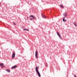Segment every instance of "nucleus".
Returning a JSON list of instances; mask_svg holds the SVG:
<instances>
[{
    "label": "nucleus",
    "instance_id": "423d86ee",
    "mask_svg": "<svg viewBox=\"0 0 77 77\" xmlns=\"http://www.w3.org/2000/svg\"><path fill=\"white\" fill-rule=\"evenodd\" d=\"M17 66H13L11 68L12 69H14V68H17Z\"/></svg>",
    "mask_w": 77,
    "mask_h": 77
},
{
    "label": "nucleus",
    "instance_id": "7ed1b4c3",
    "mask_svg": "<svg viewBox=\"0 0 77 77\" xmlns=\"http://www.w3.org/2000/svg\"><path fill=\"white\" fill-rule=\"evenodd\" d=\"M35 57H36L37 59H38V52L36 51H35Z\"/></svg>",
    "mask_w": 77,
    "mask_h": 77
},
{
    "label": "nucleus",
    "instance_id": "f3484780",
    "mask_svg": "<svg viewBox=\"0 0 77 77\" xmlns=\"http://www.w3.org/2000/svg\"><path fill=\"white\" fill-rule=\"evenodd\" d=\"M13 24H14V25H16V24H15V23H13Z\"/></svg>",
    "mask_w": 77,
    "mask_h": 77
},
{
    "label": "nucleus",
    "instance_id": "0eeeda50",
    "mask_svg": "<svg viewBox=\"0 0 77 77\" xmlns=\"http://www.w3.org/2000/svg\"><path fill=\"white\" fill-rule=\"evenodd\" d=\"M63 15H64V17H66L67 16V13L66 12L64 13Z\"/></svg>",
    "mask_w": 77,
    "mask_h": 77
},
{
    "label": "nucleus",
    "instance_id": "2eb2a0df",
    "mask_svg": "<svg viewBox=\"0 0 77 77\" xmlns=\"http://www.w3.org/2000/svg\"><path fill=\"white\" fill-rule=\"evenodd\" d=\"M42 16L43 18H46L44 15H42Z\"/></svg>",
    "mask_w": 77,
    "mask_h": 77
},
{
    "label": "nucleus",
    "instance_id": "6e6552de",
    "mask_svg": "<svg viewBox=\"0 0 77 77\" xmlns=\"http://www.w3.org/2000/svg\"><path fill=\"white\" fill-rule=\"evenodd\" d=\"M57 35L59 37V38H60V34H59V33H58V32H57Z\"/></svg>",
    "mask_w": 77,
    "mask_h": 77
},
{
    "label": "nucleus",
    "instance_id": "1a4fd4ad",
    "mask_svg": "<svg viewBox=\"0 0 77 77\" xmlns=\"http://www.w3.org/2000/svg\"><path fill=\"white\" fill-rule=\"evenodd\" d=\"M57 35L59 37V38H60V34H59V33H58V32H57Z\"/></svg>",
    "mask_w": 77,
    "mask_h": 77
},
{
    "label": "nucleus",
    "instance_id": "ddd939ff",
    "mask_svg": "<svg viewBox=\"0 0 77 77\" xmlns=\"http://www.w3.org/2000/svg\"><path fill=\"white\" fill-rule=\"evenodd\" d=\"M65 17H64L63 19V21H66V20H65Z\"/></svg>",
    "mask_w": 77,
    "mask_h": 77
},
{
    "label": "nucleus",
    "instance_id": "9b49d317",
    "mask_svg": "<svg viewBox=\"0 0 77 77\" xmlns=\"http://www.w3.org/2000/svg\"><path fill=\"white\" fill-rule=\"evenodd\" d=\"M73 24L76 27L77 26V24H76V23L75 22L73 23Z\"/></svg>",
    "mask_w": 77,
    "mask_h": 77
},
{
    "label": "nucleus",
    "instance_id": "9d476101",
    "mask_svg": "<svg viewBox=\"0 0 77 77\" xmlns=\"http://www.w3.org/2000/svg\"><path fill=\"white\" fill-rule=\"evenodd\" d=\"M60 8H64L63 7V5H60Z\"/></svg>",
    "mask_w": 77,
    "mask_h": 77
},
{
    "label": "nucleus",
    "instance_id": "f8f14e48",
    "mask_svg": "<svg viewBox=\"0 0 77 77\" xmlns=\"http://www.w3.org/2000/svg\"><path fill=\"white\" fill-rule=\"evenodd\" d=\"M23 30H24V31L25 30L26 31H29V30H28V29H23Z\"/></svg>",
    "mask_w": 77,
    "mask_h": 77
},
{
    "label": "nucleus",
    "instance_id": "6ab92c4d",
    "mask_svg": "<svg viewBox=\"0 0 77 77\" xmlns=\"http://www.w3.org/2000/svg\"><path fill=\"white\" fill-rule=\"evenodd\" d=\"M27 18H28V19L29 18V17H27Z\"/></svg>",
    "mask_w": 77,
    "mask_h": 77
},
{
    "label": "nucleus",
    "instance_id": "20e7f679",
    "mask_svg": "<svg viewBox=\"0 0 77 77\" xmlns=\"http://www.w3.org/2000/svg\"><path fill=\"white\" fill-rule=\"evenodd\" d=\"M4 65V64L3 63H0V66H1V68H3V66H4V67H5V66H3Z\"/></svg>",
    "mask_w": 77,
    "mask_h": 77
},
{
    "label": "nucleus",
    "instance_id": "a211bd4d",
    "mask_svg": "<svg viewBox=\"0 0 77 77\" xmlns=\"http://www.w3.org/2000/svg\"><path fill=\"white\" fill-rule=\"evenodd\" d=\"M75 76V77H76V76H75V75H74Z\"/></svg>",
    "mask_w": 77,
    "mask_h": 77
},
{
    "label": "nucleus",
    "instance_id": "39448f33",
    "mask_svg": "<svg viewBox=\"0 0 77 77\" xmlns=\"http://www.w3.org/2000/svg\"><path fill=\"white\" fill-rule=\"evenodd\" d=\"M30 17H31L32 18H33V20H34V19H36V17H33V15H30Z\"/></svg>",
    "mask_w": 77,
    "mask_h": 77
},
{
    "label": "nucleus",
    "instance_id": "4468645a",
    "mask_svg": "<svg viewBox=\"0 0 77 77\" xmlns=\"http://www.w3.org/2000/svg\"><path fill=\"white\" fill-rule=\"evenodd\" d=\"M6 71H7V72H10V70L9 69H6Z\"/></svg>",
    "mask_w": 77,
    "mask_h": 77
},
{
    "label": "nucleus",
    "instance_id": "f257e3e1",
    "mask_svg": "<svg viewBox=\"0 0 77 77\" xmlns=\"http://www.w3.org/2000/svg\"><path fill=\"white\" fill-rule=\"evenodd\" d=\"M38 67H35V71L36 72L38 76L39 77H40L41 75L40 74V73H39V71H38Z\"/></svg>",
    "mask_w": 77,
    "mask_h": 77
},
{
    "label": "nucleus",
    "instance_id": "f03ea898",
    "mask_svg": "<svg viewBox=\"0 0 77 77\" xmlns=\"http://www.w3.org/2000/svg\"><path fill=\"white\" fill-rule=\"evenodd\" d=\"M15 56V52H14L13 53L12 55V58H14Z\"/></svg>",
    "mask_w": 77,
    "mask_h": 77
},
{
    "label": "nucleus",
    "instance_id": "dca6fc26",
    "mask_svg": "<svg viewBox=\"0 0 77 77\" xmlns=\"http://www.w3.org/2000/svg\"><path fill=\"white\" fill-rule=\"evenodd\" d=\"M30 20H33V19L32 18L30 19Z\"/></svg>",
    "mask_w": 77,
    "mask_h": 77
}]
</instances>
